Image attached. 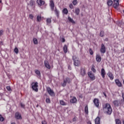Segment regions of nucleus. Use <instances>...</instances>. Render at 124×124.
Wrapping results in <instances>:
<instances>
[{
	"mask_svg": "<svg viewBox=\"0 0 124 124\" xmlns=\"http://www.w3.org/2000/svg\"><path fill=\"white\" fill-rule=\"evenodd\" d=\"M93 103L96 107L97 108L99 107V100L98 99H94L93 100Z\"/></svg>",
	"mask_w": 124,
	"mask_h": 124,
	"instance_id": "obj_11",
	"label": "nucleus"
},
{
	"mask_svg": "<svg viewBox=\"0 0 124 124\" xmlns=\"http://www.w3.org/2000/svg\"><path fill=\"white\" fill-rule=\"evenodd\" d=\"M14 52L15 53H16V47H15L14 49Z\"/></svg>",
	"mask_w": 124,
	"mask_h": 124,
	"instance_id": "obj_53",
	"label": "nucleus"
},
{
	"mask_svg": "<svg viewBox=\"0 0 124 124\" xmlns=\"http://www.w3.org/2000/svg\"><path fill=\"white\" fill-rule=\"evenodd\" d=\"M100 52L102 54H105L106 52V47L104 45V44H102L100 48Z\"/></svg>",
	"mask_w": 124,
	"mask_h": 124,
	"instance_id": "obj_6",
	"label": "nucleus"
},
{
	"mask_svg": "<svg viewBox=\"0 0 124 124\" xmlns=\"http://www.w3.org/2000/svg\"><path fill=\"white\" fill-rule=\"evenodd\" d=\"M78 3L77 0H74L73 1V4L74 5H76Z\"/></svg>",
	"mask_w": 124,
	"mask_h": 124,
	"instance_id": "obj_40",
	"label": "nucleus"
},
{
	"mask_svg": "<svg viewBox=\"0 0 124 124\" xmlns=\"http://www.w3.org/2000/svg\"><path fill=\"white\" fill-rule=\"evenodd\" d=\"M51 18H47L46 19V23H47V25L49 24H51Z\"/></svg>",
	"mask_w": 124,
	"mask_h": 124,
	"instance_id": "obj_36",
	"label": "nucleus"
},
{
	"mask_svg": "<svg viewBox=\"0 0 124 124\" xmlns=\"http://www.w3.org/2000/svg\"><path fill=\"white\" fill-rule=\"evenodd\" d=\"M15 117H16V114L15 115Z\"/></svg>",
	"mask_w": 124,
	"mask_h": 124,
	"instance_id": "obj_60",
	"label": "nucleus"
},
{
	"mask_svg": "<svg viewBox=\"0 0 124 124\" xmlns=\"http://www.w3.org/2000/svg\"><path fill=\"white\" fill-rule=\"evenodd\" d=\"M42 124H47V123L45 121H43L42 122Z\"/></svg>",
	"mask_w": 124,
	"mask_h": 124,
	"instance_id": "obj_48",
	"label": "nucleus"
},
{
	"mask_svg": "<svg viewBox=\"0 0 124 124\" xmlns=\"http://www.w3.org/2000/svg\"><path fill=\"white\" fill-rule=\"evenodd\" d=\"M89 53L90 55H93V50L92 49V48H90Z\"/></svg>",
	"mask_w": 124,
	"mask_h": 124,
	"instance_id": "obj_41",
	"label": "nucleus"
},
{
	"mask_svg": "<svg viewBox=\"0 0 124 124\" xmlns=\"http://www.w3.org/2000/svg\"><path fill=\"white\" fill-rule=\"evenodd\" d=\"M108 76L110 78V80H113V79H114V76L113 75V74L111 73V72H109L108 73Z\"/></svg>",
	"mask_w": 124,
	"mask_h": 124,
	"instance_id": "obj_20",
	"label": "nucleus"
},
{
	"mask_svg": "<svg viewBox=\"0 0 124 124\" xmlns=\"http://www.w3.org/2000/svg\"><path fill=\"white\" fill-rule=\"evenodd\" d=\"M16 119L17 120H22V115L19 112L16 113Z\"/></svg>",
	"mask_w": 124,
	"mask_h": 124,
	"instance_id": "obj_17",
	"label": "nucleus"
},
{
	"mask_svg": "<svg viewBox=\"0 0 124 124\" xmlns=\"http://www.w3.org/2000/svg\"><path fill=\"white\" fill-rule=\"evenodd\" d=\"M88 76L90 77V79L92 80V81H93V80H95V77L94 76V75L93 74L92 72H89L88 73Z\"/></svg>",
	"mask_w": 124,
	"mask_h": 124,
	"instance_id": "obj_7",
	"label": "nucleus"
},
{
	"mask_svg": "<svg viewBox=\"0 0 124 124\" xmlns=\"http://www.w3.org/2000/svg\"><path fill=\"white\" fill-rule=\"evenodd\" d=\"M80 74L82 77H84L86 75V70L85 68L81 69Z\"/></svg>",
	"mask_w": 124,
	"mask_h": 124,
	"instance_id": "obj_14",
	"label": "nucleus"
},
{
	"mask_svg": "<svg viewBox=\"0 0 124 124\" xmlns=\"http://www.w3.org/2000/svg\"><path fill=\"white\" fill-rule=\"evenodd\" d=\"M3 34V31L0 30V35H2Z\"/></svg>",
	"mask_w": 124,
	"mask_h": 124,
	"instance_id": "obj_46",
	"label": "nucleus"
},
{
	"mask_svg": "<svg viewBox=\"0 0 124 124\" xmlns=\"http://www.w3.org/2000/svg\"><path fill=\"white\" fill-rule=\"evenodd\" d=\"M92 70L93 72H94V73H95V72H96V70H95V69L94 68V66H93L92 67Z\"/></svg>",
	"mask_w": 124,
	"mask_h": 124,
	"instance_id": "obj_39",
	"label": "nucleus"
},
{
	"mask_svg": "<svg viewBox=\"0 0 124 124\" xmlns=\"http://www.w3.org/2000/svg\"><path fill=\"white\" fill-rule=\"evenodd\" d=\"M119 1H120V0H113V6L114 8H118L119 7Z\"/></svg>",
	"mask_w": 124,
	"mask_h": 124,
	"instance_id": "obj_8",
	"label": "nucleus"
},
{
	"mask_svg": "<svg viewBox=\"0 0 124 124\" xmlns=\"http://www.w3.org/2000/svg\"><path fill=\"white\" fill-rule=\"evenodd\" d=\"M11 124H15V123H12Z\"/></svg>",
	"mask_w": 124,
	"mask_h": 124,
	"instance_id": "obj_57",
	"label": "nucleus"
},
{
	"mask_svg": "<svg viewBox=\"0 0 124 124\" xmlns=\"http://www.w3.org/2000/svg\"><path fill=\"white\" fill-rule=\"evenodd\" d=\"M36 107H38V105H37Z\"/></svg>",
	"mask_w": 124,
	"mask_h": 124,
	"instance_id": "obj_59",
	"label": "nucleus"
},
{
	"mask_svg": "<svg viewBox=\"0 0 124 124\" xmlns=\"http://www.w3.org/2000/svg\"><path fill=\"white\" fill-rule=\"evenodd\" d=\"M105 41H108V38H106L105 39Z\"/></svg>",
	"mask_w": 124,
	"mask_h": 124,
	"instance_id": "obj_52",
	"label": "nucleus"
},
{
	"mask_svg": "<svg viewBox=\"0 0 124 124\" xmlns=\"http://www.w3.org/2000/svg\"><path fill=\"white\" fill-rule=\"evenodd\" d=\"M84 111L86 115H88L89 114V108H88V105H86L85 106Z\"/></svg>",
	"mask_w": 124,
	"mask_h": 124,
	"instance_id": "obj_26",
	"label": "nucleus"
},
{
	"mask_svg": "<svg viewBox=\"0 0 124 124\" xmlns=\"http://www.w3.org/2000/svg\"><path fill=\"white\" fill-rule=\"evenodd\" d=\"M71 82V79L68 78H66L63 79V82L62 84V87H65L66 86V83H68V84H70Z\"/></svg>",
	"mask_w": 124,
	"mask_h": 124,
	"instance_id": "obj_4",
	"label": "nucleus"
},
{
	"mask_svg": "<svg viewBox=\"0 0 124 124\" xmlns=\"http://www.w3.org/2000/svg\"><path fill=\"white\" fill-rule=\"evenodd\" d=\"M29 17L30 18V19H33V15H29Z\"/></svg>",
	"mask_w": 124,
	"mask_h": 124,
	"instance_id": "obj_44",
	"label": "nucleus"
},
{
	"mask_svg": "<svg viewBox=\"0 0 124 124\" xmlns=\"http://www.w3.org/2000/svg\"><path fill=\"white\" fill-rule=\"evenodd\" d=\"M75 13H76V15H79V14H80V9L78 8H76L75 9Z\"/></svg>",
	"mask_w": 124,
	"mask_h": 124,
	"instance_id": "obj_25",
	"label": "nucleus"
},
{
	"mask_svg": "<svg viewBox=\"0 0 124 124\" xmlns=\"http://www.w3.org/2000/svg\"><path fill=\"white\" fill-rule=\"evenodd\" d=\"M123 124H124V121H123Z\"/></svg>",
	"mask_w": 124,
	"mask_h": 124,
	"instance_id": "obj_61",
	"label": "nucleus"
},
{
	"mask_svg": "<svg viewBox=\"0 0 124 124\" xmlns=\"http://www.w3.org/2000/svg\"><path fill=\"white\" fill-rule=\"evenodd\" d=\"M49 5L50 6L51 11H54V8H55V3H54V1H53V0H50Z\"/></svg>",
	"mask_w": 124,
	"mask_h": 124,
	"instance_id": "obj_9",
	"label": "nucleus"
},
{
	"mask_svg": "<svg viewBox=\"0 0 124 124\" xmlns=\"http://www.w3.org/2000/svg\"><path fill=\"white\" fill-rule=\"evenodd\" d=\"M46 91L47 92L49 95H50V96H54V95H55V93L52 90H51V88L47 87Z\"/></svg>",
	"mask_w": 124,
	"mask_h": 124,
	"instance_id": "obj_5",
	"label": "nucleus"
},
{
	"mask_svg": "<svg viewBox=\"0 0 124 124\" xmlns=\"http://www.w3.org/2000/svg\"><path fill=\"white\" fill-rule=\"evenodd\" d=\"M4 121V118L2 117L1 114H0V122H3Z\"/></svg>",
	"mask_w": 124,
	"mask_h": 124,
	"instance_id": "obj_35",
	"label": "nucleus"
},
{
	"mask_svg": "<svg viewBox=\"0 0 124 124\" xmlns=\"http://www.w3.org/2000/svg\"><path fill=\"white\" fill-rule=\"evenodd\" d=\"M73 61L75 66H79V64H80V61H79V59L77 58L76 56H73Z\"/></svg>",
	"mask_w": 124,
	"mask_h": 124,
	"instance_id": "obj_2",
	"label": "nucleus"
},
{
	"mask_svg": "<svg viewBox=\"0 0 124 124\" xmlns=\"http://www.w3.org/2000/svg\"><path fill=\"white\" fill-rule=\"evenodd\" d=\"M100 36H101V37H103V36H104V31H100Z\"/></svg>",
	"mask_w": 124,
	"mask_h": 124,
	"instance_id": "obj_34",
	"label": "nucleus"
},
{
	"mask_svg": "<svg viewBox=\"0 0 124 124\" xmlns=\"http://www.w3.org/2000/svg\"><path fill=\"white\" fill-rule=\"evenodd\" d=\"M123 51H124V48H123Z\"/></svg>",
	"mask_w": 124,
	"mask_h": 124,
	"instance_id": "obj_58",
	"label": "nucleus"
},
{
	"mask_svg": "<svg viewBox=\"0 0 124 124\" xmlns=\"http://www.w3.org/2000/svg\"><path fill=\"white\" fill-rule=\"evenodd\" d=\"M37 2L38 3V6L40 7L44 5V4H45V1L42 0H37Z\"/></svg>",
	"mask_w": 124,
	"mask_h": 124,
	"instance_id": "obj_10",
	"label": "nucleus"
},
{
	"mask_svg": "<svg viewBox=\"0 0 124 124\" xmlns=\"http://www.w3.org/2000/svg\"><path fill=\"white\" fill-rule=\"evenodd\" d=\"M88 124H92V123H91V122H88Z\"/></svg>",
	"mask_w": 124,
	"mask_h": 124,
	"instance_id": "obj_54",
	"label": "nucleus"
},
{
	"mask_svg": "<svg viewBox=\"0 0 124 124\" xmlns=\"http://www.w3.org/2000/svg\"><path fill=\"white\" fill-rule=\"evenodd\" d=\"M60 104H61V105H62V106H65L67 105V103L64 102V101H63V100H61L60 101Z\"/></svg>",
	"mask_w": 124,
	"mask_h": 124,
	"instance_id": "obj_21",
	"label": "nucleus"
},
{
	"mask_svg": "<svg viewBox=\"0 0 124 124\" xmlns=\"http://www.w3.org/2000/svg\"><path fill=\"white\" fill-rule=\"evenodd\" d=\"M0 3H2V0H0Z\"/></svg>",
	"mask_w": 124,
	"mask_h": 124,
	"instance_id": "obj_56",
	"label": "nucleus"
},
{
	"mask_svg": "<svg viewBox=\"0 0 124 124\" xmlns=\"http://www.w3.org/2000/svg\"><path fill=\"white\" fill-rule=\"evenodd\" d=\"M73 122H76V117H75V118H74L73 119Z\"/></svg>",
	"mask_w": 124,
	"mask_h": 124,
	"instance_id": "obj_51",
	"label": "nucleus"
},
{
	"mask_svg": "<svg viewBox=\"0 0 124 124\" xmlns=\"http://www.w3.org/2000/svg\"><path fill=\"white\" fill-rule=\"evenodd\" d=\"M107 4L108 6H111L112 4H113V1L111 0H109L108 1Z\"/></svg>",
	"mask_w": 124,
	"mask_h": 124,
	"instance_id": "obj_29",
	"label": "nucleus"
},
{
	"mask_svg": "<svg viewBox=\"0 0 124 124\" xmlns=\"http://www.w3.org/2000/svg\"><path fill=\"white\" fill-rule=\"evenodd\" d=\"M19 50L17 48H16V54H18Z\"/></svg>",
	"mask_w": 124,
	"mask_h": 124,
	"instance_id": "obj_50",
	"label": "nucleus"
},
{
	"mask_svg": "<svg viewBox=\"0 0 124 124\" xmlns=\"http://www.w3.org/2000/svg\"><path fill=\"white\" fill-rule=\"evenodd\" d=\"M33 42L34 44H35V45L38 44V41L37 40V39L35 38L33 39Z\"/></svg>",
	"mask_w": 124,
	"mask_h": 124,
	"instance_id": "obj_32",
	"label": "nucleus"
},
{
	"mask_svg": "<svg viewBox=\"0 0 124 124\" xmlns=\"http://www.w3.org/2000/svg\"><path fill=\"white\" fill-rule=\"evenodd\" d=\"M104 95L105 96H106V97L107 95H106V94L105 93H104Z\"/></svg>",
	"mask_w": 124,
	"mask_h": 124,
	"instance_id": "obj_55",
	"label": "nucleus"
},
{
	"mask_svg": "<svg viewBox=\"0 0 124 124\" xmlns=\"http://www.w3.org/2000/svg\"><path fill=\"white\" fill-rule=\"evenodd\" d=\"M3 45V42L2 41H0V46Z\"/></svg>",
	"mask_w": 124,
	"mask_h": 124,
	"instance_id": "obj_47",
	"label": "nucleus"
},
{
	"mask_svg": "<svg viewBox=\"0 0 124 124\" xmlns=\"http://www.w3.org/2000/svg\"><path fill=\"white\" fill-rule=\"evenodd\" d=\"M45 63V66L48 69H50L51 68V66H50V64H49V62H48L47 61H45L44 62Z\"/></svg>",
	"mask_w": 124,
	"mask_h": 124,
	"instance_id": "obj_16",
	"label": "nucleus"
},
{
	"mask_svg": "<svg viewBox=\"0 0 124 124\" xmlns=\"http://www.w3.org/2000/svg\"><path fill=\"white\" fill-rule=\"evenodd\" d=\"M113 104L115 107H119L120 104H121V102L119 100H114L113 102Z\"/></svg>",
	"mask_w": 124,
	"mask_h": 124,
	"instance_id": "obj_12",
	"label": "nucleus"
},
{
	"mask_svg": "<svg viewBox=\"0 0 124 124\" xmlns=\"http://www.w3.org/2000/svg\"><path fill=\"white\" fill-rule=\"evenodd\" d=\"M35 73L37 75L38 77L39 78H40L41 77V74L40 73V71L37 69L35 70Z\"/></svg>",
	"mask_w": 124,
	"mask_h": 124,
	"instance_id": "obj_18",
	"label": "nucleus"
},
{
	"mask_svg": "<svg viewBox=\"0 0 124 124\" xmlns=\"http://www.w3.org/2000/svg\"><path fill=\"white\" fill-rule=\"evenodd\" d=\"M20 105H21V107L22 108H25V104H24L23 103H20Z\"/></svg>",
	"mask_w": 124,
	"mask_h": 124,
	"instance_id": "obj_45",
	"label": "nucleus"
},
{
	"mask_svg": "<svg viewBox=\"0 0 124 124\" xmlns=\"http://www.w3.org/2000/svg\"><path fill=\"white\" fill-rule=\"evenodd\" d=\"M105 74H106V73H105V70L104 69V68H102L101 69V76L103 78H105Z\"/></svg>",
	"mask_w": 124,
	"mask_h": 124,
	"instance_id": "obj_19",
	"label": "nucleus"
},
{
	"mask_svg": "<svg viewBox=\"0 0 124 124\" xmlns=\"http://www.w3.org/2000/svg\"><path fill=\"white\" fill-rule=\"evenodd\" d=\"M115 84L119 87V88H121V87L122 86V82L120 81L119 79H115Z\"/></svg>",
	"mask_w": 124,
	"mask_h": 124,
	"instance_id": "obj_15",
	"label": "nucleus"
},
{
	"mask_svg": "<svg viewBox=\"0 0 124 124\" xmlns=\"http://www.w3.org/2000/svg\"><path fill=\"white\" fill-rule=\"evenodd\" d=\"M101 56H100V54H98L96 55V61L97 62H101Z\"/></svg>",
	"mask_w": 124,
	"mask_h": 124,
	"instance_id": "obj_13",
	"label": "nucleus"
},
{
	"mask_svg": "<svg viewBox=\"0 0 124 124\" xmlns=\"http://www.w3.org/2000/svg\"><path fill=\"white\" fill-rule=\"evenodd\" d=\"M71 103H76L77 102V99L75 97H73L71 100H70Z\"/></svg>",
	"mask_w": 124,
	"mask_h": 124,
	"instance_id": "obj_22",
	"label": "nucleus"
},
{
	"mask_svg": "<svg viewBox=\"0 0 124 124\" xmlns=\"http://www.w3.org/2000/svg\"><path fill=\"white\" fill-rule=\"evenodd\" d=\"M42 19V18H41V16H37V22H41Z\"/></svg>",
	"mask_w": 124,
	"mask_h": 124,
	"instance_id": "obj_30",
	"label": "nucleus"
},
{
	"mask_svg": "<svg viewBox=\"0 0 124 124\" xmlns=\"http://www.w3.org/2000/svg\"><path fill=\"white\" fill-rule=\"evenodd\" d=\"M115 122L116 124H122V123H121V120L119 119H116L115 120Z\"/></svg>",
	"mask_w": 124,
	"mask_h": 124,
	"instance_id": "obj_38",
	"label": "nucleus"
},
{
	"mask_svg": "<svg viewBox=\"0 0 124 124\" xmlns=\"http://www.w3.org/2000/svg\"><path fill=\"white\" fill-rule=\"evenodd\" d=\"M54 12H55L56 16L58 17V18H59V16L60 15V11H59V10H58V9H57V8H55V9L54 10Z\"/></svg>",
	"mask_w": 124,
	"mask_h": 124,
	"instance_id": "obj_23",
	"label": "nucleus"
},
{
	"mask_svg": "<svg viewBox=\"0 0 124 124\" xmlns=\"http://www.w3.org/2000/svg\"><path fill=\"white\" fill-rule=\"evenodd\" d=\"M68 20L69 21V22H71V23H72L73 24H75V21L73 20V19L71 18L70 17H68Z\"/></svg>",
	"mask_w": 124,
	"mask_h": 124,
	"instance_id": "obj_31",
	"label": "nucleus"
},
{
	"mask_svg": "<svg viewBox=\"0 0 124 124\" xmlns=\"http://www.w3.org/2000/svg\"><path fill=\"white\" fill-rule=\"evenodd\" d=\"M63 50L64 51V53H65V54H66V53H67V46H66V45H65L63 47Z\"/></svg>",
	"mask_w": 124,
	"mask_h": 124,
	"instance_id": "obj_27",
	"label": "nucleus"
},
{
	"mask_svg": "<svg viewBox=\"0 0 124 124\" xmlns=\"http://www.w3.org/2000/svg\"><path fill=\"white\" fill-rule=\"evenodd\" d=\"M69 7H70V8L71 9H73V5L72 4V3L70 4Z\"/></svg>",
	"mask_w": 124,
	"mask_h": 124,
	"instance_id": "obj_43",
	"label": "nucleus"
},
{
	"mask_svg": "<svg viewBox=\"0 0 124 124\" xmlns=\"http://www.w3.org/2000/svg\"><path fill=\"white\" fill-rule=\"evenodd\" d=\"M46 103H51V100H50V98H47L46 100Z\"/></svg>",
	"mask_w": 124,
	"mask_h": 124,
	"instance_id": "obj_37",
	"label": "nucleus"
},
{
	"mask_svg": "<svg viewBox=\"0 0 124 124\" xmlns=\"http://www.w3.org/2000/svg\"><path fill=\"white\" fill-rule=\"evenodd\" d=\"M6 89H7V91H8L9 92H11V91H12L11 88L10 87V86H7Z\"/></svg>",
	"mask_w": 124,
	"mask_h": 124,
	"instance_id": "obj_42",
	"label": "nucleus"
},
{
	"mask_svg": "<svg viewBox=\"0 0 124 124\" xmlns=\"http://www.w3.org/2000/svg\"><path fill=\"white\" fill-rule=\"evenodd\" d=\"M103 109L105 114L107 115H111L112 114V107L111 105L107 103L103 105Z\"/></svg>",
	"mask_w": 124,
	"mask_h": 124,
	"instance_id": "obj_1",
	"label": "nucleus"
},
{
	"mask_svg": "<svg viewBox=\"0 0 124 124\" xmlns=\"http://www.w3.org/2000/svg\"><path fill=\"white\" fill-rule=\"evenodd\" d=\"M35 4V2L33 0H31L30 1V5H31V6H34V5Z\"/></svg>",
	"mask_w": 124,
	"mask_h": 124,
	"instance_id": "obj_33",
	"label": "nucleus"
},
{
	"mask_svg": "<svg viewBox=\"0 0 124 124\" xmlns=\"http://www.w3.org/2000/svg\"><path fill=\"white\" fill-rule=\"evenodd\" d=\"M95 124H100V118H99V117H97L95 119Z\"/></svg>",
	"mask_w": 124,
	"mask_h": 124,
	"instance_id": "obj_24",
	"label": "nucleus"
},
{
	"mask_svg": "<svg viewBox=\"0 0 124 124\" xmlns=\"http://www.w3.org/2000/svg\"><path fill=\"white\" fill-rule=\"evenodd\" d=\"M31 88L33 91L37 93V92H38V83L37 82L32 83Z\"/></svg>",
	"mask_w": 124,
	"mask_h": 124,
	"instance_id": "obj_3",
	"label": "nucleus"
},
{
	"mask_svg": "<svg viewBox=\"0 0 124 124\" xmlns=\"http://www.w3.org/2000/svg\"><path fill=\"white\" fill-rule=\"evenodd\" d=\"M62 42H65V39L63 38H62Z\"/></svg>",
	"mask_w": 124,
	"mask_h": 124,
	"instance_id": "obj_49",
	"label": "nucleus"
},
{
	"mask_svg": "<svg viewBox=\"0 0 124 124\" xmlns=\"http://www.w3.org/2000/svg\"><path fill=\"white\" fill-rule=\"evenodd\" d=\"M62 13L63 14L67 15V14H68V10L66 8H64L62 10Z\"/></svg>",
	"mask_w": 124,
	"mask_h": 124,
	"instance_id": "obj_28",
	"label": "nucleus"
}]
</instances>
